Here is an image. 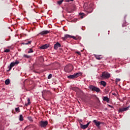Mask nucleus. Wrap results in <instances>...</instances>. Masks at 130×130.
Segmentation results:
<instances>
[{
  "instance_id": "2",
  "label": "nucleus",
  "mask_w": 130,
  "mask_h": 130,
  "mask_svg": "<svg viewBox=\"0 0 130 130\" xmlns=\"http://www.w3.org/2000/svg\"><path fill=\"white\" fill-rule=\"evenodd\" d=\"M82 74L81 73H75L74 75L68 76L67 78H68V79H70L71 80H74V79H76V78L80 77V76Z\"/></svg>"
},
{
  "instance_id": "43",
  "label": "nucleus",
  "mask_w": 130,
  "mask_h": 130,
  "mask_svg": "<svg viewBox=\"0 0 130 130\" xmlns=\"http://www.w3.org/2000/svg\"><path fill=\"white\" fill-rule=\"evenodd\" d=\"M42 17H45V16H42Z\"/></svg>"
},
{
  "instance_id": "4",
  "label": "nucleus",
  "mask_w": 130,
  "mask_h": 130,
  "mask_svg": "<svg viewBox=\"0 0 130 130\" xmlns=\"http://www.w3.org/2000/svg\"><path fill=\"white\" fill-rule=\"evenodd\" d=\"M102 78L103 79H108L110 78V74L107 72H103L102 75Z\"/></svg>"
},
{
  "instance_id": "35",
  "label": "nucleus",
  "mask_w": 130,
  "mask_h": 130,
  "mask_svg": "<svg viewBox=\"0 0 130 130\" xmlns=\"http://www.w3.org/2000/svg\"><path fill=\"white\" fill-rule=\"evenodd\" d=\"M34 12H35L36 13H37V11L35 9H34Z\"/></svg>"
},
{
  "instance_id": "9",
  "label": "nucleus",
  "mask_w": 130,
  "mask_h": 130,
  "mask_svg": "<svg viewBox=\"0 0 130 130\" xmlns=\"http://www.w3.org/2000/svg\"><path fill=\"white\" fill-rule=\"evenodd\" d=\"M90 123H91V121H89V122H88L87 123V124L85 125H83V124H81L80 126L81 127V128H82V129H85V128H87V127H88V126H89V124H90Z\"/></svg>"
},
{
  "instance_id": "17",
  "label": "nucleus",
  "mask_w": 130,
  "mask_h": 130,
  "mask_svg": "<svg viewBox=\"0 0 130 130\" xmlns=\"http://www.w3.org/2000/svg\"><path fill=\"white\" fill-rule=\"evenodd\" d=\"M31 42H32V41H31L28 42H24L22 43V44H23V45H28V44H31Z\"/></svg>"
},
{
  "instance_id": "41",
  "label": "nucleus",
  "mask_w": 130,
  "mask_h": 130,
  "mask_svg": "<svg viewBox=\"0 0 130 130\" xmlns=\"http://www.w3.org/2000/svg\"><path fill=\"white\" fill-rule=\"evenodd\" d=\"M67 2L69 3V2H70V0H68Z\"/></svg>"
},
{
  "instance_id": "16",
  "label": "nucleus",
  "mask_w": 130,
  "mask_h": 130,
  "mask_svg": "<svg viewBox=\"0 0 130 130\" xmlns=\"http://www.w3.org/2000/svg\"><path fill=\"white\" fill-rule=\"evenodd\" d=\"M103 101H106L107 102V103H109V102H110V101H109V98H108L107 96H104L103 98Z\"/></svg>"
},
{
  "instance_id": "8",
  "label": "nucleus",
  "mask_w": 130,
  "mask_h": 130,
  "mask_svg": "<svg viewBox=\"0 0 130 130\" xmlns=\"http://www.w3.org/2000/svg\"><path fill=\"white\" fill-rule=\"evenodd\" d=\"M129 108V106L127 107L126 108H120L119 109V112H123V111H126L127 110H128V109Z\"/></svg>"
},
{
  "instance_id": "15",
  "label": "nucleus",
  "mask_w": 130,
  "mask_h": 130,
  "mask_svg": "<svg viewBox=\"0 0 130 130\" xmlns=\"http://www.w3.org/2000/svg\"><path fill=\"white\" fill-rule=\"evenodd\" d=\"M94 57H95V58L96 59H98L99 60H100V59H101V58H102V57L101 55H96V54H94Z\"/></svg>"
},
{
  "instance_id": "34",
  "label": "nucleus",
  "mask_w": 130,
  "mask_h": 130,
  "mask_svg": "<svg viewBox=\"0 0 130 130\" xmlns=\"http://www.w3.org/2000/svg\"><path fill=\"white\" fill-rule=\"evenodd\" d=\"M76 89H78V88H77V87H74V88L73 89V90L74 91H75V90H76Z\"/></svg>"
},
{
  "instance_id": "24",
  "label": "nucleus",
  "mask_w": 130,
  "mask_h": 130,
  "mask_svg": "<svg viewBox=\"0 0 130 130\" xmlns=\"http://www.w3.org/2000/svg\"><path fill=\"white\" fill-rule=\"evenodd\" d=\"M79 15L80 16V17H84V16H86V14H85L84 13H80Z\"/></svg>"
},
{
  "instance_id": "40",
  "label": "nucleus",
  "mask_w": 130,
  "mask_h": 130,
  "mask_svg": "<svg viewBox=\"0 0 130 130\" xmlns=\"http://www.w3.org/2000/svg\"><path fill=\"white\" fill-rule=\"evenodd\" d=\"M70 2H74V0H69Z\"/></svg>"
},
{
  "instance_id": "27",
  "label": "nucleus",
  "mask_w": 130,
  "mask_h": 130,
  "mask_svg": "<svg viewBox=\"0 0 130 130\" xmlns=\"http://www.w3.org/2000/svg\"><path fill=\"white\" fill-rule=\"evenodd\" d=\"M32 52H33V49H32V48H30L28 51V53H32Z\"/></svg>"
},
{
  "instance_id": "6",
  "label": "nucleus",
  "mask_w": 130,
  "mask_h": 130,
  "mask_svg": "<svg viewBox=\"0 0 130 130\" xmlns=\"http://www.w3.org/2000/svg\"><path fill=\"white\" fill-rule=\"evenodd\" d=\"M20 63V61L16 60L15 62H12L10 63V69L12 70L13 67H15L16 64H19Z\"/></svg>"
},
{
  "instance_id": "3",
  "label": "nucleus",
  "mask_w": 130,
  "mask_h": 130,
  "mask_svg": "<svg viewBox=\"0 0 130 130\" xmlns=\"http://www.w3.org/2000/svg\"><path fill=\"white\" fill-rule=\"evenodd\" d=\"M90 90H91L93 92H96V93H99L100 92V88L94 86V85H89L88 87Z\"/></svg>"
},
{
  "instance_id": "29",
  "label": "nucleus",
  "mask_w": 130,
  "mask_h": 130,
  "mask_svg": "<svg viewBox=\"0 0 130 130\" xmlns=\"http://www.w3.org/2000/svg\"><path fill=\"white\" fill-rule=\"evenodd\" d=\"M118 82H120V79L117 78L116 79V83L117 84Z\"/></svg>"
},
{
  "instance_id": "33",
  "label": "nucleus",
  "mask_w": 130,
  "mask_h": 130,
  "mask_svg": "<svg viewBox=\"0 0 130 130\" xmlns=\"http://www.w3.org/2000/svg\"><path fill=\"white\" fill-rule=\"evenodd\" d=\"M8 68H9V70H7V72H10L12 69H10V66H8Z\"/></svg>"
},
{
  "instance_id": "11",
  "label": "nucleus",
  "mask_w": 130,
  "mask_h": 130,
  "mask_svg": "<svg viewBox=\"0 0 130 130\" xmlns=\"http://www.w3.org/2000/svg\"><path fill=\"white\" fill-rule=\"evenodd\" d=\"M61 47V45H60V44H59V43L57 42L54 46V49H57L59 47Z\"/></svg>"
},
{
  "instance_id": "37",
  "label": "nucleus",
  "mask_w": 130,
  "mask_h": 130,
  "mask_svg": "<svg viewBox=\"0 0 130 130\" xmlns=\"http://www.w3.org/2000/svg\"><path fill=\"white\" fill-rule=\"evenodd\" d=\"M27 127H29V126H27L25 127V129H26V128H27Z\"/></svg>"
},
{
  "instance_id": "7",
  "label": "nucleus",
  "mask_w": 130,
  "mask_h": 130,
  "mask_svg": "<svg viewBox=\"0 0 130 130\" xmlns=\"http://www.w3.org/2000/svg\"><path fill=\"white\" fill-rule=\"evenodd\" d=\"M93 122L95 124L96 126H97L98 127H99V126H100V124H103V122L98 121L96 120H94L93 121Z\"/></svg>"
},
{
  "instance_id": "22",
  "label": "nucleus",
  "mask_w": 130,
  "mask_h": 130,
  "mask_svg": "<svg viewBox=\"0 0 130 130\" xmlns=\"http://www.w3.org/2000/svg\"><path fill=\"white\" fill-rule=\"evenodd\" d=\"M62 2H63V0H60L59 1H57V4L59 5H60L62 4Z\"/></svg>"
},
{
  "instance_id": "23",
  "label": "nucleus",
  "mask_w": 130,
  "mask_h": 130,
  "mask_svg": "<svg viewBox=\"0 0 130 130\" xmlns=\"http://www.w3.org/2000/svg\"><path fill=\"white\" fill-rule=\"evenodd\" d=\"M23 56L24 57H26V58H30L31 57V56L28 55L27 54H24Z\"/></svg>"
},
{
  "instance_id": "39",
  "label": "nucleus",
  "mask_w": 130,
  "mask_h": 130,
  "mask_svg": "<svg viewBox=\"0 0 130 130\" xmlns=\"http://www.w3.org/2000/svg\"><path fill=\"white\" fill-rule=\"evenodd\" d=\"M74 22H77V19H75Z\"/></svg>"
},
{
  "instance_id": "12",
  "label": "nucleus",
  "mask_w": 130,
  "mask_h": 130,
  "mask_svg": "<svg viewBox=\"0 0 130 130\" xmlns=\"http://www.w3.org/2000/svg\"><path fill=\"white\" fill-rule=\"evenodd\" d=\"M49 47V45L48 44H45L44 45H42L40 47L41 49H46Z\"/></svg>"
},
{
  "instance_id": "28",
  "label": "nucleus",
  "mask_w": 130,
  "mask_h": 130,
  "mask_svg": "<svg viewBox=\"0 0 130 130\" xmlns=\"http://www.w3.org/2000/svg\"><path fill=\"white\" fill-rule=\"evenodd\" d=\"M28 120H29V121H33V119L32 118V117H28Z\"/></svg>"
},
{
  "instance_id": "31",
  "label": "nucleus",
  "mask_w": 130,
  "mask_h": 130,
  "mask_svg": "<svg viewBox=\"0 0 130 130\" xmlns=\"http://www.w3.org/2000/svg\"><path fill=\"white\" fill-rule=\"evenodd\" d=\"M51 78H52V75L49 74L48 77V79H51Z\"/></svg>"
},
{
  "instance_id": "19",
  "label": "nucleus",
  "mask_w": 130,
  "mask_h": 130,
  "mask_svg": "<svg viewBox=\"0 0 130 130\" xmlns=\"http://www.w3.org/2000/svg\"><path fill=\"white\" fill-rule=\"evenodd\" d=\"M19 120H20V121H23V120H24V118L23 117L22 115H20V116H19Z\"/></svg>"
},
{
  "instance_id": "38",
  "label": "nucleus",
  "mask_w": 130,
  "mask_h": 130,
  "mask_svg": "<svg viewBox=\"0 0 130 130\" xmlns=\"http://www.w3.org/2000/svg\"><path fill=\"white\" fill-rule=\"evenodd\" d=\"M78 54H81V53L80 52H77Z\"/></svg>"
},
{
  "instance_id": "13",
  "label": "nucleus",
  "mask_w": 130,
  "mask_h": 130,
  "mask_svg": "<svg viewBox=\"0 0 130 130\" xmlns=\"http://www.w3.org/2000/svg\"><path fill=\"white\" fill-rule=\"evenodd\" d=\"M71 38H73V39H74V40H80V39H81V37H75L74 36H71Z\"/></svg>"
},
{
  "instance_id": "1",
  "label": "nucleus",
  "mask_w": 130,
  "mask_h": 130,
  "mask_svg": "<svg viewBox=\"0 0 130 130\" xmlns=\"http://www.w3.org/2000/svg\"><path fill=\"white\" fill-rule=\"evenodd\" d=\"M73 70H74V66L71 64L67 65L64 67V71L67 73H71Z\"/></svg>"
},
{
  "instance_id": "30",
  "label": "nucleus",
  "mask_w": 130,
  "mask_h": 130,
  "mask_svg": "<svg viewBox=\"0 0 130 130\" xmlns=\"http://www.w3.org/2000/svg\"><path fill=\"white\" fill-rule=\"evenodd\" d=\"M4 52H10V49H6L4 50Z\"/></svg>"
},
{
  "instance_id": "10",
  "label": "nucleus",
  "mask_w": 130,
  "mask_h": 130,
  "mask_svg": "<svg viewBox=\"0 0 130 130\" xmlns=\"http://www.w3.org/2000/svg\"><path fill=\"white\" fill-rule=\"evenodd\" d=\"M49 33H50V31L48 30H44L43 31H41L39 34V35H42L43 36V35H46V34H48Z\"/></svg>"
},
{
  "instance_id": "26",
  "label": "nucleus",
  "mask_w": 130,
  "mask_h": 130,
  "mask_svg": "<svg viewBox=\"0 0 130 130\" xmlns=\"http://www.w3.org/2000/svg\"><path fill=\"white\" fill-rule=\"evenodd\" d=\"M86 5H87V4H84V8L85 9V10H86V11H87L88 12H89V10H88V7H86Z\"/></svg>"
},
{
  "instance_id": "44",
  "label": "nucleus",
  "mask_w": 130,
  "mask_h": 130,
  "mask_svg": "<svg viewBox=\"0 0 130 130\" xmlns=\"http://www.w3.org/2000/svg\"><path fill=\"white\" fill-rule=\"evenodd\" d=\"M109 106H110V107H111V106L109 105Z\"/></svg>"
},
{
  "instance_id": "21",
  "label": "nucleus",
  "mask_w": 130,
  "mask_h": 130,
  "mask_svg": "<svg viewBox=\"0 0 130 130\" xmlns=\"http://www.w3.org/2000/svg\"><path fill=\"white\" fill-rule=\"evenodd\" d=\"M5 84H6V85H9L10 84V79H7L5 81Z\"/></svg>"
},
{
  "instance_id": "20",
  "label": "nucleus",
  "mask_w": 130,
  "mask_h": 130,
  "mask_svg": "<svg viewBox=\"0 0 130 130\" xmlns=\"http://www.w3.org/2000/svg\"><path fill=\"white\" fill-rule=\"evenodd\" d=\"M101 85H102L104 87H105L106 86V82L105 81H101Z\"/></svg>"
},
{
  "instance_id": "14",
  "label": "nucleus",
  "mask_w": 130,
  "mask_h": 130,
  "mask_svg": "<svg viewBox=\"0 0 130 130\" xmlns=\"http://www.w3.org/2000/svg\"><path fill=\"white\" fill-rule=\"evenodd\" d=\"M72 36L70 35H66L64 37L62 38L63 40H66V39H68V38H71Z\"/></svg>"
},
{
  "instance_id": "36",
  "label": "nucleus",
  "mask_w": 130,
  "mask_h": 130,
  "mask_svg": "<svg viewBox=\"0 0 130 130\" xmlns=\"http://www.w3.org/2000/svg\"><path fill=\"white\" fill-rule=\"evenodd\" d=\"M113 95H114V96H116V93H113Z\"/></svg>"
},
{
  "instance_id": "5",
  "label": "nucleus",
  "mask_w": 130,
  "mask_h": 130,
  "mask_svg": "<svg viewBox=\"0 0 130 130\" xmlns=\"http://www.w3.org/2000/svg\"><path fill=\"white\" fill-rule=\"evenodd\" d=\"M48 124V122L47 121H40V126L41 127H46Z\"/></svg>"
},
{
  "instance_id": "18",
  "label": "nucleus",
  "mask_w": 130,
  "mask_h": 130,
  "mask_svg": "<svg viewBox=\"0 0 130 130\" xmlns=\"http://www.w3.org/2000/svg\"><path fill=\"white\" fill-rule=\"evenodd\" d=\"M31 102H30V99H27V103H25V106H28V105H30Z\"/></svg>"
},
{
  "instance_id": "25",
  "label": "nucleus",
  "mask_w": 130,
  "mask_h": 130,
  "mask_svg": "<svg viewBox=\"0 0 130 130\" xmlns=\"http://www.w3.org/2000/svg\"><path fill=\"white\" fill-rule=\"evenodd\" d=\"M15 111L16 112H20V108L19 107H17L15 108Z\"/></svg>"
},
{
  "instance_id": "32",
  "label": "nucleus",
  "mask_w": 130,
  "mask_h": 130,
  "mask_svg": "<svg viewBox=\"0 0 130 130\" xmlns=\"http://www.w3.org/2000/svg\"><path fill=\"white\" fill-rule=\"evenodd\" d=\"M44 93H45V91L42 92V97H43V98H44Z\"/></svg>"
},
{
  "instance_id": "42",
  "label": "nucleus",
  "mask_w": 130,
  "mask_h": 130,
  "mask_svg": "<svg viewBox=\"0 0 130 130\" xmlns=\"http://www.w3.org/2000/svg\"><path fill=\"white\" fill-rule=\"evenodd\" d=\"M83 18H84L83 17H81V19H83Z\"/></svg>"
}]
</instances>
